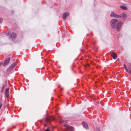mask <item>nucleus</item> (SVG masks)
<instances>
[{"instance_id": "2eb2a0df", "label": "nucleus", "mask_w": 131, "mask_h": 131, "mask_svg": "<svg viewBox=\"0 0 131 131\" xmlns=\"http://www.w3.org/2000/svg\"><path fill=\"white\" fill-rule=\"evenodd\" d=\"M5 84L3 86V87L1 89V91H2L4 90V87L5 86Z\"/></svg>"}, {"instance_id": "5701e85b", "label": "nucleus", "mask_w": 131, "mask_h": 131, "mask_svg": "<svg viewBox=\"0 0 131 131\" xmlns=\"http://www.w3.org/2000/svg\"><path fill=\"white\" fill-rule=\"evenodd\" d=\"M97 103H98V104H99V102H97Z\"/></svg>"}, {"instance_id": "f8f14e48", "label": "nucleus", "mask_w": 131, "mask_h": 131, "mask_svg": "<svg viewBox=\"0 0 131 131\" xmlns=\"http://www.w3.org/2000/svg\"><path fill=\"white\" fill-rule=\"evenodd\" d=\"M120 7L122 9H124V10H127V8L124 5L123 6H120Z\"/></svg>"}, {"instance_id": "0eeeda50", "label": "nucleus", "mask_w": 131, "mask_h": 131, "mask_svg": "<svg viewBox=\"0 0 131 131\" xmlns=\"http://www.w3.org/2000/svg\"><path fill=\"white\" fill-rule=\"evenodd\" d=\"M111 56L114 59H116L117 57L116 54L114 52L112 53L111 54Z\"/></svg>"}, {"instance_id": "20e7f679", "label": "nucleus", "mask_w": 131, "mask_h": 131, "mask_svg": "<svg viewBox=\"0 0 131 131\" xmlns=\"http://www.w3.org/2000/svg\"><path fill=\"white\" fill-rule=\"evenodd\" d=\"M65 126L66 127L67 129L70 131H74V128L71 126H69L67 125H65Z\"/></svg>"}, {"instance_id": "a211bd4d", "label": "nucleus", "mask_w": 131, "mask_h": 131, "mask_svg": "<svg viewBox=\"0 0 131 131\" xmlns=\"http://www.w3.org/2000/svg\"><path fill=\"white\" fill-rule=\"evenodd\" d=\"M2 106V104H0V108H1V107Z\"/></svg>"}, {"instance_id": "9b49d317", "label": "nucleus", "mask_w": 131, "mask_h": 131, "mask_svg": "<svg viewBox=\"0 0 131 131\" xmlns=\"http://www.w3.org/2000/svg\"><path fill=\"white\" fill-rule=\"evenodd\" d=\"M121 18L123 19H125L127 17V15L125 13H122V14Z\"/></svg>"}, {"instance_id": "6e6552de", "label": "nucleus", "mask_w": 131, "mask_h": 131, "mask_svg": "<svg viewBox=\"0 0 131 131\" xmlns=\"http://www.w3.org/2000/svg\"><path fill=\"white\" fill-rule=\"evenodd\" d=\"M82 125L86 129H88L89 128L86 123L84 122H83L82 123Z\"/></svg>"}, {"instance_id": "1a4fd4ad", "label": "nucleus", "mask_w": 131, "mask_h": 131, "mask_svg": "<svg viewBox=\"0 0 131 131\" xmlns=\"http://www.w3.org/2000/svg\"><path fill=\"white\" fill-rule=\"evenodd\" d=\"M16 36L15 34L13 32L11 34L10 37L12 39H13L15 38Z\"/></svg>"}, {"instance_id": "39448f33", "label": "nucleus", "mask_w": 131, "mask_h": 131, "mask_svg": "<svg viewBox=\"0 0 131 131\" xmlns=\"http://www.w3.org/2000/svg\"><path fill=\"white\" fill-rule=\"evenodd\" d=\"M10 59V58H7L3 64V66H5L7 65L9 62V61Z\"/></svg>"}, {"instance_id": "f03ea898", "label": "nucleus", "mask_w": 131, "mask_h": 131, "mask_svg": "<svg viewBox=\"0 0 131 131\" xmlns=\"http://www.w3.org/2000/svg\"><path fill=\"white\" fill-rule=\"evenodd\" d=\"M110 16L111 17H113L116 18H121V15H118L113 12H111V14H110Z\"/></svg>"}, {"instance_id": "9d476101", "label": "nucleus", "mask_w": 131, "mask_h": 131, "mask_svg": "<svg viewBox=\"0 0 131 131\" xmlns=\"http://www.w3.org/2000/svg\"><path fill=\"white\" fill-rule=\"evenodd\" d=\"M5 94L6 97H8L9 95V92L8 91V89H6L5 90Z\"/></svg>"}, {"instance_id": "dca6fc26", "label": "nucleus", "mask_w": 131, "mask_h": 131, "mask_svg": "<svg viewBox=\"0 0 131 131\" xmlns=\"http://www.w3.org/2000/svg\"><path fill=\"white\" fill-rule=\"evenodd\" d=\"M9 32V31L7 30L6 31V33L7 34H8Z\"/></svg>"}, {"instance_id": "4be33fe9", "label": "nucleus", "mask_w": 131, "mask_h": 131, "mask_svg": "<svg viewBox=\"0 0 131 131\" xmlns=\"http://www.w3.org/2000/svg\"><path fill=\"white\" fill-rule=\"evenodd\" d=\"M119 58H118V59L116 60V61H119Z\"/></svg>"}, {"instance_id": "f3484780", "label": "nucleus", "mask_w": 131, "mask_h": 131, "mask_svg": "<svg viewBox=\"0 0 131 131\" xmlns=\"http://www.w3.org/2000/svg\"><path fill=\"white\" fill-rule=\"evenodd\" d=\"M2 19L1 18H0V23H1L2 22Z\"/></svg>"}, {"instance_id": "7ed1b4c3", "label": "nucleus", "mask_w": 131, "mask_h": 131, "mask_svg": "<svg viewBox=\"0 0 131 131\" xmlns=\"http://www.w3.org/2000/svg\"><path fill=\"white\" fill-rule=\"evenodd\" d=\"M123 24V23L122 21H118L116 24V27L115 28H116V30H119Z\"/></svg>"}, {"instance_id": "412c9836", "label": "nucleus", "mask_w": 131, "mask_h": 131, "mask_svg": "<svg viewBox=\"0 0 131 131\" xmlns=\"http://www.w3.org/2000/svg\"><path fill=\"white\" fill-rule=\"evenodd\" d=\"M124 66L126 68V71L127 70V69L126 68V66L125 65H124Z\"/></svg>"}, {"instance_id": "ddd939ff", "label": "nucleus", "mask_w": 131, "mask_h": 131, "mask_svg": "<svg viewBox=\"0 0 131 131\" xmlns=\"http://www.w3.org/2000/svg\"><path fill=\"white\" fill-rule=\"evenodd\" d=\"M11 66H10L7 69V71L9 72L11 71L13 68Z\"/></svg>"}, {"instance_id": "423d86ee", "label": "nucleus", "mask_w": 131, "mask_h": 131, "mask_svg": "<svg viewBox=\"0 0 131 131\" xmlns=\"http://www.w3.org/2000/svg\"><path fill=\"white\" fill-rule=\"evenodd\" d=\"M69 15V13H63L62 16V17L63 19L64 20H66V17L68 16Z\"/></svg>"}, {"instance_id": "aec40b11", "label": "nucleus", "mask_w": 131, "mask_h": 131, "mask_svg": "<svg viewBox=\"0 0 131 131\" xmlns=\"http://www.w3.org/2000/svg\"><path fill=\"white\" fill-rule=\"evenodd\" d=\"M124 66L126 68V71L127 70V69L126 68V66L125 65H124Z\"/></svg>"}, {"instance_id": "f257e3e1", "label": "nucleus", "mask_w": 131, "mask_h": 131, "mask_svg": "<svg viewBox=\"0 0 131 131\" xmlns=\"http://www.w3.org/2000/svg\"><path fill=\"white\" fill-rule=\"evenodd\" d=\"M118 21V20L116 19H112L110 22V24L111 27L113 28H115L116 24Z\"/></svg>"}, {"instance_id": "6ab92c4d", "label": "nucleus", "mask_w": 131, "mask_h": 131, "mask_svg": "<svg viewBox=\"0 0 131 131\" xmlns=\"http://www.w3.org/2000/svg\"><path fill=\"white\" fill-rule=\"evenodd\" d=\"M45 131H49V130L48 129H47L46 130H45Z\"/></svg>"}, {"instance_id": "4468645a", "label": "nucleus", "mask_w": 131, "mask_h": 131, "mask_svg": "<svg viewBox=\"0 0 131 131\" xmlns=\"http://www.w3.org/2000/svg\"><path fill=\"white\" fill-rule=\"evenodd\" d=\"M16 65V63L15 62H14L12 64L11 66L14 68Z\"/></svg>"}]
</instances>
